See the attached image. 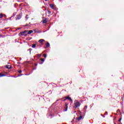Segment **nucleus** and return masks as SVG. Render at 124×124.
Here are the masks:
<instances>
[{"label": "nucleus", "instance_id": "1", "mask_svg": "<svg viewBox=\"0 0 124 124\" xmlns=\"http://www.w3.org/2000/svg\"><path fill=\"white\" fill-rule=\"evenodd\" d=\"M74 105L75 106V108H78V107H80L81 104H80L79 101H78L77 100H76L74 101Z\"/></svg>", "mask_w": 124, "mask_h": 124}, {"label": "nucleus", "instance_id": "2", "mask_svg": "<svg viewBox=\"0 0 124 124\" xmlns=\"http://www.w3.org/2000/svg\"><path fill=\"white\" fill-rule=\"evenodd\" d=\"M28 30H25L24 31L21 32L20 34H21V35H27L28 33H26L27 32H28ZM26 33V34H25Z\"/></svg>", "mask_w": 124, "mask_h": 124}, {"label": "nucleus", "instance_id": "3", "mask_svg": "<svg viewBox=\"0 0 124 124\" xmlns=\"http://www.w3.org/2000/svg\"><path fill=\"white\" fill-rule=\"evenodd\" d=\"M21 18H22V16H21V15H17L16 20H20Z\"/></svg>", "mask_w": 124, "mask_h": 124}, {"label": "nucleus", "instance_id": "4", "mask_svg": "<svg viewBox=\"0 0 124 124\" xmlns=\"http://www.w3.org/2000/svg\"><path fill=\"white\" fill-rule=\"evenodd\" d=\"M45 40L44 39H40L39 40V42L42 44V45H43V42H44Z\"/></svg>", "mask_w": 124, "mask_h": 124}, {"label": "nucleus", "instance_id": "5", "mask_svg": "<svg viewBox=\"0 0 124 124\" xmlns=\"http://www.w3.org/2000/svg\"><path fill=\"white\" fill-rule=\"evenodd\" d=\"M47 22H48V18H46L45 19H44L43 22L44 23V24H46V23H47Z\"/></svg>", "mask_w": 124, "mask_h": 124}, {"label": "nucleus", "instance_id": "6", "mask_svg": "<svg viewBox=\"0 0 124 124\" xmlns=\"http://www.w3.org/2000/svg\"><path fill=\"white\" fill-rule=\"evenodd\" d=\"M66 99H69V100H70V101H72V103H73V101H72V99H71V98L69 96L66 97Z\"/></svg>", "mask_w": 124, "mask_h": 124}, {"label": "nucleus", "instance_id": "7", "mask_svg": "<svg viewBox=\"0 0 124 124\" xmlns=\"http://www.w3.org/2000/svg\"><path fill=\"white\" fill-rule=\"evenodd\" d=\"M32 32H33V31L32 30H30L29 31H28L27 34H31L32 33Z\"/></svg>", "mask_w": 124, "mask_h": 124}, {"label": "nucleus", "instance_id": "8", "mask_svg": "<svg viewBox=\"0 0 124 124\" xmlns=\"http://www.w3.org/2000/svg\"><path fill=\"white\" fill-rule=\"evenodd\" d=\"M68 104L65 103V106L66 107V109H65V111H67V108H68Z\"/></svg>", "mask_w": 124, "mask_h": 124}, {"label": "nucleus", "instance_id": "9", "mask_svg": "<svg viewBox=\"0 0 124 124\" xmlns=\"http://www.w3.org/2000/svg\"><path fill=\"white\" fill-rule=\"evenodd\" d=\"M82 118H83V116H80L77 119V120L78 121H80V120H82Z\"/></svg>", "mask_w": 124, "mask_h": 124}, {"label": "nucleus", "instance_id": "10", "mask_svg": "<svg viewBox=\"0 0 124 124\" xmlns=\"http://www.w3.org/2000/svg\"><path fill=\"white\" fill-rule=\"evenodd\" d=\"M6 68H7L8 69H11V66L6 65Z\"/></svg>", "mask_w": 124, "mask_h": 124}, {"label": "nucleus", "instance_id": "11", "mask_svg": "<svg viewBox=\"0 0 124 124\" xmlns=\"http://www.w3.org/2000/svg\"><path fill=\"white\" fill-rule=\"evenodd\" d=\"M49 6H50V7H51V8H52V9H54V5L53 4H50L49 5Z\"/></svg>", "mask_w": 124, "mask_h": 124}, {"label": "nucleus", "instance_id": "12", "mask_svg": "<svg viewBox=\"0 0 124 124\" xmlns=\"http://www.w3.org/2000/svg\"><path fill=\"white\" fill-rule=\"evenodd\" d=\"M3 76H5V75L2 74V73H0V77H3Z\"/></svg>", "mask_w": 124, "mask_h": 124}, {"label": "nucleus", "instance_id": "13", "mask_svg": "<svg viewBox=\"0 0 124 124\" xmlns=\"http://www.w3.org/2000/svg\"><path fill=\"white\" fill-rule=\"evenodd\" d=\"M35 47H36V44H34L32 45V48H35Z\"/></svg>", "mask_w": 124, "mask_h": 124}, {"label": "nucleus", "instance_id": "14", "mask_svg": "<svg viewBox=\"0 0 124 124\" xmlns=\"http://www.w3.org/2000/svg\"><path fill=\"white\" fill-rule=\"evenodd\" d=\"M46 45V47H49L50 46V44H49V43L47 42Z\"/></svg>", "mask_w": 124, "mask_h": 124}, {"label": "nucleus", "instance_id": "15", "mask_svg": "<svg viewBox=\"0 0 124 124\" xmlns=\"http://www.w3.org/2000/svg\"><path fill=\"white\" fill-rule=\"evenodd\" d=\"M2 17H3V15L2 14H0V18H2Z\"/></svg>", "mask_w": 124, "mask_h": 124}, {"label": "nucleus", "instance_id": "16", "mask_svg": "<svg viewBox=\"0 0 124 124\" xmlns=\"http://www.w3.org/2000/svg\"><path fill=\"white\" fill-rule=\"evenodd\" d=\"M88 107L87 106H85L84 108V110H86V109H87Z\"/></svg>", "mask_w": 124, "mask_h": 124}, {"label": "nucleus", "instance_id": "17", "mask_svg": "<svg viewBox=\"0 0 124 124\" xmlns=\"http://www.w3.org/2000/svg\"><path fill=\"white\" fill-rule=\"evenodd\" d=\"M44 58H46L47 55H46V54H44Z\"/></svg>", "mask_w": 124, "mask_h": 124}, {"label": "nucleus", "instance_id": "18", "mask_svg": "<svg viewBox=\"0 0 124 124\" xmlns=\"http://www.w3.org/2000/svg\"><path fill=\"white\" fill-rule=\"evenodd\" d=\"M41 61H42V62H44V61H45V59H41Z\"/></svg>", "mask_w": 124, "mask_h": 124}, {"label": "nucleus", "instance_id": "19", "mask_svg": "<svg viewBox=\"0 0 124 124\" xmlns=\"http://www.w3.org/2000/svg\"><path fill=\"white\" fill-rule=\"evenodd\" d=\"M26 19H27V20H28V19H29V17H28V15H27L25 17Z\"/></svg>", "mask_w": 124, "mask_h": 124}, {"label": "nucleus", "instance_id": "20", "mask_svg": "<svg viewBox=\"0 0 124 124\" xmlns=\"http://www.w3.org/2000/svg\"><path fill=\"white\" fill-rule=\"evenodd\" d=\"M18 72H19V73H22V70H19V71H18Z\"/></svg>", "mask_w": 124, "mask_h": 124}, {"label": "nucleus", "instance_id": "21", "mask_svg": "<svg viewBox=\"0 0 124 124\" xmlns=\"http://www.w3.org/2000/svg\"><path fill=\"white\" fill-rule=\"evenodd\" d=\"M120 109H118L117 110V113H119V112H120Z\"/></svg>", "mask_w": 124, "mask_h": 124}, {"label": "nucleus", "instance_id": "22", "mask_svg": "<svg viewBox=\"0 0 124 124\" xmlns=\"http://www.w3.org/2000/svg\"><path fill=\"white\" fill-rule=\"evenodd\" d=\"M121 121H122V118L119 119V120H118V122H121Z\"/></svg>", "mask_w": 124, "mask_h": 124}, {"label": "nucleus", "instance_id": "23", "mask_svg": "<svg viewBox=\"0 0 124 124\" xmlns=\"http://www.w3.org/2000/svg\"><path fill=\"white\" fill-rule=\"evenodd\" d=\"M48 13H51V12L49 11H48Z\"/></svg>", "mask_w": 124, "mask_h": 124}, {"label": "nucleus", "instance_id": "24", "mask_svg": "<svg viewBox=\"0 0 124 124\" xmlns=\"http://www.w3.org/2000/svg\"><path fill=\"white\" fill-rule=\"evenodd\" d=\"M34 31H35V32H36V31H35V30H34Z\"/></svg>", "mask_w": 124, "mask_h": 124}, {"label": "nucleus", "instance_id": "25", "mask_svg": "<svg viewBox=\"0 0 124 124\" xmlns=\"http://www.w3.org/2000/svg\"><path fill=\"white\" fill-rule=\"evenodd\" d=\"M39 57H40V56H41V54L39 55Z\"/></svg>", "mask_w": 124, "mask_h": 124}, {"label": "nucleus", "instance_id": "26", "mask_svg": "<svg viewBox=\"0 0 124 124\" xmlns=\"http://www.w3.org/2000/svg\"><path fill=\"white\" fill-rule=\"evenodd\" d=\"M45 0V1H47V0Z\"/></svg>", "mask_w": 124, "mask_h": 124}]
</instances>
